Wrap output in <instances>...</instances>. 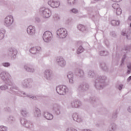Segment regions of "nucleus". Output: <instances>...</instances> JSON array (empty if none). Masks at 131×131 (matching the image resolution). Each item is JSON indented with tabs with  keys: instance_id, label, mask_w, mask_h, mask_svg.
Instances as JSON below:
<instances>
[{
	"instance_id": "f257e3e1",
	"label": "nucleus",
	"mask_w": 131,
	"mask_h": 131,
	"mask_svg": "<svg viewBox=\"0 0 131 131\" xmlns=\"http://www.w3.org/2000/svg\"><path fill=\"white\" fill-rule=\"evenodd\" d=\"M106 76L99 77L95 81V87L98 90L103 89L105 86V80L106 79Z\"/></svg>"
},
{
	"instance_id": "f03ea898",
	"label": "nucleus",
	"mask_w": 131,
	"mask_h": 131,
	"mask_svg": "<svg viewBox=\"0 0 131 131\" xmlns=\"http://www.w3.org/2000/svg\"><path fill=\"white\" fill-rule=\"evenodd\" d=\"M56 35L58 38L64 39V38L67 37V36L68 35V31H67V30L65 28H59L56 31Z\"/></svg>"
},
{
	"instance_id": "7ed1b4c3",
	"label": "nucleus",
	"mask_w": 131,
	"mask_h": 131,
	"mask_svg": "<svg viewBox=\"0 0 131 131\" xmlns=\"http://www.w3.org/2000/svg\"><path fill=\"white\" fill-rule=\"evenodd\" d=\"M39 12L44 18H50L52 16V11L50 9L45 7L40 8Z\"/></svg>"
},
{
	"instance_id": "20e7f679",
	"label": "nucleus",
	"mask_w": 131,
	"mask_h": 131,
	"mask_svg": "<svg viewBox=\"0 0 131 131\" xmlns=\"http://www.w3.org/2000/svg\"><path fill=\"white\" fill-rule=\"evenodd\" d=\"M43 75L45 79L48 81H52L54 79V74L50 69L45 70L43 72Z\"/></svg>"
},
{
	"instance_id": "39448f33",
	"label": "nucleus",
	"mask_w": 131,
	"mask_h": 131,
	"mask_svg": "<svg viewBox=\"0 0 131 131\" xmlns=\"http://www.w3.org/2000/svg\"><path fill=\"white\" fill-rule=\"evenodd\" d=\"M42 38L45 42H51L53 39V34L50 31H46L43 34Z\"/></svg>"
},
{
	"instance_id": "423d86ee",
	"label": "nucleus",
	"mask_w": 131,
	"mask_h": 131,
	"mask_svg": "<svg viewBox=\"0 0 131 131\" xmlns=\"http://www.w3.org/2000/svg\"><path fill=\"white\" fill-rule=\"evenodd\" d=\"M14 23V17L11 15H9L4 18V24L5 26L9 27Z\"/></svg>"
},
{
	"instance_id": "0eeeda50",
	"label": "nucleus",
	"mask_w": 131,
	"mask_h": 131,
	"mask_svg": "<svg viewBox=\"0 0 131 131\" xmlns=\"http://www.w3.org/2000/svg\"><path fill=\"white\" fill-rule=\"evenodd\" d=\"M56 91L59 95H65L68 92V88L66 85H59L56 87Z\"/></svg>"
},
{
	"instance_id": "6e6552de",
	"label": "nucleus",
	"mask_w": 131,
	"mask_h": 131,
	"mask_svg": "<svg viewBox=\"0 0 131 131\" xmlns=\"http://www.w3.org/2000/svg\"><path fill=\"white\" fill-rule=\"evenodd\" d=\"M56 61L58 66L62 68L66 66V60H65L64 58L60 56L58 57H57Z\"/></svg>"
},
{
	"instance_id": "1a4fd4ad",
	"label": "nucleus",
	"mask_w": 131,
	"mask_h": 131,
	"mask_svg": "<svg viewBox=\"0 0 131 131\" xmlns=\"http://www.w3.org/2000/svg\"><path fill=\"white\" fill-rule=\"evenodd\" d=\"M32 82L31 79H26L22 81L21 85L24 89H28L30 87V83Z\"/></svg>"
},
{
	"instance_id": "9d476101",
	"label": "nucleus",
	"mask_w": 131,
	"mask_h": 131,
	"mask_svg": "<svg viewBox=\"0 0 131 131\" xmlns=\"http://www.w3.org/2000/svg\"><path fill=\"white\" fill-rule=\"evenodd\" d=\"M48 4L49 6L51 7V8H53L54 9H56V8H59L60 5V2L54 0H50L48 1Z\"/></svg>"
},
{
	"instance_id": "9b49d317",
	"label": "nucleus",
	"mask_w": 131,
	"mask_h": 131,
	"mask_svg": "<svg viewBox=\"0 0 131 131\" xmlns=\"http://www.w3.org/2000/svg\"><path fill=\"white\" fill-rule=\"evenodd\" d=\"M27 32L30 36H33L35 34V27L33 26H29L27 28Z\"/></svg>"
},
{
	"instance_id": "f8f14e48",
	"label": "nucleus",
	"mask_w": 131,
	"mask_h": 131,
	"mask_svg": "<svg viewBox=\"0 0 131 131\" xmlns=\"http://www.w3.org/2000/svg\"><path fill=\"white\" fill-rule=\"evenodd\" d=\"M17 54H18V51L15 48H10L8 50V56H10L11 58L16 59Z\"/></svg>"
},
{
	"instance_id": "ddd939ff",
	"label": "nucleus",
	"mask_w": 131,
	"mask_h": 131,
	"mask_svg": "<svg viewBox=\"0 0 131 131\" xmlns=\"http://www.w3.org/2000/svg\"><path fill=\"white\" fill-rule=\"evenodd\" d=\"M20 123L21 125L27 127V128H30V127H32V124L28 120H27L26 119H21L20 120Z\"/></svg>"
},
{
	"instance_id": "4468645a",
	"label": "nucleus",
	"mask_w": 131,
	"mask_h": 131,
	"mask_svg": "<svg viewBox=\"0 0 131 131\" xmlns=\"http://www.w3.org/2000/svg\"><path fill=\"white\" fill-rule=\"evenodd\" d=\"M72 118L74 121H76V122H82V117H81V116L79 115V114L76 113L73 114Z\"/></svg>"
},
{
	"instance_id": "2eb2a0df",
	"label": "nucleus",
	"mask_w": 131,
	"mask_h": 131,
	"mask_svg": "<svg viewBox=\"0 0 131 131\" xmlns=\"http://www.w3.org/2000/svg\"><path fill=\"white\" fill-rule=\"evenodd\" d=\"M81 106V102L79 101H73L71 102L70 106L69 108H79Z\"/></svg>"
},
{
	"instance_id": "dca6fc26",
	"label": "nucleus",
	"mask_w": 131,
	"mask_h": 131,
	"mask_svg": "<svg viewBox=\"0 0 131 131\" xmlns=\"http://www.w3.org/2000/svg\"><path fill=\"white\" fill-rule=\"evenodd\" d=\"M40 50H41L40 47H32L30 49V53L32 55H36V54H38L40 52Z\"/></svg>"
},
{
	"instance_id": "f3484780",
	"label": "nucleus",
	"mask_w": 131,
	"mask_h": 131,
	"mask_svg": "<svg viewBox=\"0 0 131 131\" xmlns=\"http://www.w3.org/2000/svg\"><path fill=\"white\" fill-rule=\"evenodd\" d=\"M70 83H74V74L72 72H69L67 75Z\"/></svg>"
},
{
	"instance_id": "a211bd4d",
	"label": "nucleus",
	"mask_w": 131,
	"mask_h": 131,
	"mask_svg": "<svg viewBox=\"0 0 131 131\" xmlns=\"http://www.w3.org/2000/svg\"><path fill=\"white\" fill-rule=\"evenodd\" d=\"M0 76L3 80H6L11 77V75H10V74L6 72H2L0 74Z\"/></svg>"
},
{
	"instance_id": "6ab92c4d",
	"label": "nucleus",
	"mask_w": 131,
	"mask_h": 131,
	"mask_svg": "<svg viewBox=\"0 0 131 131\" xmlns=\"http://www.w3.org/2000/svg\"><path fill=\"white\" fill-rule=\"evenodd\" d=\"M61 109V106H60L58 104H54L53 106V110L55 112L57 115H59V114H60L61 111L60 110Z\"/></svg>"
},
{
	"instance_id": "aec40b11",
	"label": "nucleus",
	"mask_w": 131,
	"mask_h": 131,
	"mask_svg": "<svg viewBox=\"0 0 131 131\" xmlns=\"http://www.w3.org/2000/svg\"><path fill=\"white\" fill-rule=\"evenodd\" d=\"M33 115L35 117H40L41 115V112L38 108H35L34 110Z\"/></svg>"
},
{
	"instance_id": "412c9836",
	"label": "nucleus",
	"mask_w": 131,
	"mask_h": 131,
	"mask_svg": "<svg viewBox=\"0 0 131 131\" xmlns=\"http://www.w3.org/2000/svg\"><path fill=\"white\" fill-rule=\"evenodd\" d=\"M89 84H81L78 87V91H87V90H89Z\"/></svg>"
},
{
	"instance_id": "4be33fe9",
	"label": "nucleus",
	"mask_w": 131,
	"mask_h": 131,
	"mask_svg": "<svg viewBox=\"0 0 131 131\" xmlns=\"http://www.w3.org/2000/svg\"><path fill=\"white\" fill-rule=\"evenodd\" d=\"M123 36H126L127 39H130L131 37V30H129V31L126 33L125 32H122L121 33Z\"/></svg>"
},
{
	"instance_id": "5701e85b",
	"label": "nucleus",
	"mask_w": 131,
	"mask_h": 131,
	"mask_svg": "<svg viewBox=\"0 0 131 131\" xmlns=\"http://www.w3.org/2000/svg\"><path fill=\"white\" fill-rule=\"evenodd\" d=\"M44 116L46 119L48 120H52L53 118H54V116L52 115V114L49 112H46L44 114Z\"/></svg>"
},
{
	"instance_id": "b1692460",
	"label": "nucleus",
	"mask_w": 131,
	"mask_h": 131,
	"mask_svg": "<svg viewBox=\"0 0 131 131\" xmlns=\"http://www.w3.org/2000/svg\"><path fill=\"white\" fill-rule=\"evenodd\" d=\"M24 69L28 72H31V73L35 72V69L34 68H30L27 64L24 66Z\"/></svg>"
},
{
	"instance_id": "393cba45",
	"label": "nucleus",
	"mask_w": 131,
	"mask_h": 131,
	"mask_svg": "<svg viewBox=\"0 0 131 131\" xmlns=\"http://www.w3.org/2000/svg\"><path fill=\"white\" fill-rule=\"evenodd\" d=\"M77 76L80 77V78H82L84 77V72L82 69H79L78 70V73H77Z\"/></svg>"
},
{
	"instance_id": "a878e982",
	"label": "nucleus",
	"mask_w": 131,
	"mask_h": 131,
	"mask_svg": "<svg viewBox=\"0 0 131 131\" xmlns=\"http://www.w3.org/2000/svg\"><path fill=\"white\" fill-rule=\"evenodd\" d=\"M77 2V0H67V4L68 6H70V7L74 6Z\"/></svg>"
},
{
	"instance_id": "bb28decb",
	"label": "nucleus",
	"mask_w": 131,
	"mask_h": 131,
	"mask_svg": "<svg viewBox=\"0 0 131 131\" xmlns=\"http://www.w3.org/2000/svg\"><path fill=\"white\" fill-rule=\"evenodd\" d=\"M20 113L22 116H24V117H26L28 115V112L25 109H22L20 111Z\"/></svg>"
},
{
	"instance_id": "cd10ccee",
	"label": "nucleus",
	"mask_w": 131,
	"mask_h": 131,
	"mask_svg": "<svg viewBox=\"0 0 131 131\" xmlns=\"http://www.w3.org/2000/svg\"><path fill=\"white\" fill-rule=\"evenodd\" d=\"M78 29H79L80 31L83 32V31H85V27L82 25H79L78 26Z\"/></svg>"
},
{
	"instance_id": "c85d7f7f",
	"label": "nucleus",
	"mask_w": 131,
	"mask_h": 131,
	"mask_svg": "<svg viewBox=\"0 0 131 131\" xmlns=\"http://www.w3.org/2000/svg\"><path fill=\"white\" fill-rule=\"evenodd\" d=\"M100 56H108L109 52L107 51H101L99 52Z\"/></svg>"
},
{
	"instance_id": "c756f323",
	"label": "nucleus",
	"mask_w": 131,
	"mask_h": 131,
	"mask_svg": "<svg viewBox=\"0 0 131 131\" xmlns=\"http://www.w3.org/2000/svg\"><path fill=\"white\" fill-rule=\"evenodd\" d=\"M100 67L102 70H104V71H106L107 69H108V68H107V66H106V63H102L100 64Z\"/></svg>"
},
{
	"instance_id": "7c9ffc66",
	"label": "nucleus",
	"mask_w": 131,
	"mask_h": 131,
	"mask_svg": "<svg viewBox=\"0 0 131 131\" xmlns=\"http://www.w3.org/2000/svg\"><path fill=\"white\" fill-rule=\"evenodd\" d=\"M5 33L6 31L5 30H1V32H0V40H2V39L4 38V36H5Z\"/></svg>"
},
{
	"instance_id": "2f4dec72",
	"label": "nucleus",
	"mask_w": 131,
	"mask_h": 131,
	"mask_svg": "<svg viewBox=\"0 0 131 131\" xmlns=\"http://www.w3.org/2000/svg\"><path fill=\"white\" fill-rule=\"evenodd\" d=\"M120 23L118 20L117 21L115 20H113L111 21V24H112V25H113V26H115L116 25H119Z\"/></svg>"
},
{
	"instance_id": "473e14b6",
	"label": "nucleus",
	"mask_w": 131,
	"mask_h": 131,
	"mask_svg": "<svg viewBox=\"0 0 131 131\" xmlns=\"http://www.w3.org/2000/svg\"><path fill=\"white\" fill-rule=\"evenodd\" d=\"M84 51V49L82 47V46H80L77 49V54H81V53H82Z\"/></svg>"
},
{
	"instance_id": "72a5a7b5",
	"label": "nucleus",
	"mask_w": 131,
	"mask_h": 131,
	"mask_svg": "<svg viewBox=\"0 0 131 131\" xmlns=\"http://www.w3.org/2000/svg\"><path fill=\"white\" fill-rule=\"evenodd\" d=\"M70 13L73 14H77V13H78V10L76 8H73L70 10Z\"/></svg>"
},
{
	"instance_id": "f704fd0d",
	"label": "nucleus",
	"mask_w": 131,
	"mask_h": 131,
	"mask_svg": "<svg viewBox=\"0 0 131 131\" xmlns=\"http://www.w3.org/2000/svg\"><path fill=\"white\" fill-rule=\"evenodd\" d=\"M113 8L114 9L115 11H116V10H118V9H120V7H119V5L115 3L113 5Z\"/></svg>"
},
{
	"instance_id": "c9c22d12",
	"label": "nucleus",
	"mask_w": 131,
	"mask_h": 131,
	"mask_svg": "<svg viewBox=\"0 0 131 131\" xmlns=\"http://www.w3.org/2000/svg\"><path fill=\"white\" fill-rule=\"evenodd\" d=\"M115 12H116V14L118 15H121V13H122V10H121V8H118L116 10H115Z\"/></svg>"
},
{
	"instance_id": "e433bc0d",
	"label": "nucleus",
	"mask_w": 131,
	"mask_h": 131,
	"mask_svg": "<svg viewBox=\"0 0 131 131\" xmlns=\"http://www.w3.org/2000/svg\"><path fill=\"white\" fill-rule=\"evenodd\" d=\"M17 90H18V88L16 86H13L10 88V91L12 92V94H15L16 91H17Z\"/></svg>"
},
{
	"instance_id": "4c0bfd02",
	"label": "nucleus",
	"mask_w": 131,
	"mask_h": 131,
	"mask_svg": "<svg viewBox=\"0 0 131 131\" xmlns=\"http://www.w3.org/2000/svg\"><path fill=\"white\" fill-rule=\"evenodd\" d=\"M110 128L111 129H110V131H114L115 128H116V125H115V124H111Z\"/></svg>"
},
{
	"instance_id": "58836bf2",
	"label": "nucleus",
	"mask_w": 131,
	"mask_h": 131,
	"mask_svg": "<svg viewBox=\"0 0 131 131\" xmlns=\"http://www.w3.org/2000/svg\"><path fill=\"white\" fill-rule=\"evenodd\" d=\"M88 75L90 76V77H94V76H95V73L93 71H90L88 72Z\"/></svg>"
},
{
	"instance_id": "ea45409f",
	"label": "nucleus",
	"mask_w": 131,
	"mask_h": 131,
	"mask_svg": "<svg viewBox=\"0 0 131 131\" xmlns=\"http://www.w3.org/2000/svg\"><path fill=\"white\" fill-rule=\"evenodd\" d=\"M0 90L1 91H6V90H8V86L7 85L0 86Z\"/></svg>"
},
{
	"instance_id": "a19ab883",
	"label": "nucleus",
	"mask_w": 131,
	"mask_h": 131,
	"mask_svg": "<svg viewBox=\"0 0 131 131\" xmlns=\"http://www.w3.org/2000/svg\"><path fill=\"white\" fill-rule=\"evenodd\" d=\"M24 97H28L30 98V99H32L33 100H36V97L32 95H26V96H24Z\"/></svg>"
},
{
	"instance_id": "79ce46f5",
	"label": "nucleus",
	"mask_w": 131,
	"mask_h": 131,
	"mask_svg": "<svg viewBox=\"0 0 131 131\" xmlns=\"http://www.w3.org/2000/svg\"><path fill=\"white\" fill-rule=\"evenodd\" d=\"M0 131H8V128L5 126H0Z\"/></svg>"
},
{
	"instance_id": "37998d69",
	"label": "nucleus",
	"mask_w": 131,
	"mask_h": 131,
	"mask_svg": "<svg viewBox=\"0 0 131 131\" xmlns=\"http://www.w3.org/2000/svg\"><path fill=\"white\" fill-rule=\"evenodd\" d=\"M2 65L4 67H9V66H10V64L9 62H3L2 63Z\"/></svg>"
},
{
	"instance_id": "c03bdc74",
	"label": "nucleus",
	"mask_w": 131,
	"mask_h": 131,
	"mask_svg": "<svg viewBox=\"0 0 131 131\" xmlns=\"http://www.w3.org/2000/svg\"><path fill=\"white\" fill-rule=\"evenodd\" d=\"M9 121H15L16 120V119H15V117L11 116L9 117Z\"/></svg>"
},
{
	"instance_id": "a18cd8bd",
	"label": "nucleus",
	"mask_w": 131,
	"mask_h": 131,
	"mask_svg": "<svg viewBox=\"0 0 131 131\" xmlns=\"http://www.w3.org/2000/svg\"><path fill=\"white\" fill-rule=\"evenodd\" d=\"M122 88H123V84H120L118 86V89L119 91H121V90H122Z\"/></svg>"
},
{
	"instance_id": "49530a36",
	"label": "nucleus",
	"mask_w": 131,
	"mask_h": 131,
	"mask_svg": "<svg viewBox=\"0 0 131 131\" xmlns=\"http://www.w3.org/2000/svg\"><path fill=\"white\" fill-rule=\"evenodd\" d=\"M127 111H128V112L129 113H131V105L129 106L127 108Z\"/></svg>"
},
{
	"instance_id": "de8ad7c7",
	"label": "nucleus",
	"mask_w": 131,
	"mask_h": 131,
	"mask_svg": "<svg viewBox=\"0 0 131 131\" xmlns=\"http://www.w3.org/2000/svg\"><path fill=\"white\" fill-rule=\"evenodd\" d=\"M5 111H10L11 110V108L9 107H6L4 108Z\"/></svg>"
},
{
	"instance_id": "09e8293b",
	"label": "nucleus",
	"mask_w": 131,
	"mask_h": 131,
	"mask_svg": "<svg viewBox=\"0 0 131 131\" xmlns=\"http://www.w3.org/2000/svg\"><path fill=\"white\" fill-rule=\"evenodd\" d=\"M127 68L129 70H131V63L128 64L127 66Z\"/></svg>"
},
{
	"instance_id": "8fccbe9b",
	"label": "nucleus",
	"mask_w": 131,
	"mask_h": 131,
	"mask_svg": "<svg viewBox=\"0 0 131 131\" xmlns=\"http://www.w3.org/2000/svg\"><path fill=\"white\" fill-rule=\"evenodd\" d=\"M35 20L38 23H39L40 22V18H38V17H37L35 18Z\"/></svg>"
},
{
	"instance_id": "3c124183",
	"label": "nucleus",
	"mask_w": 131,
	"mask_h": 131,
	"mask_svg": "<svg viewBox=\"0 0 131 131\" xmlns=\"http://www.w3.org/2000/svg\"><path fill=\"white\" fill-rule=\"evenodd\" d=\"M93 13H96V14H98L99 12L98 11H96V9H93L92 11Z\"/></svg>"
},
{
	"instance_id": "603ef678",
	"label": "nucleus",
	"mask_w": 131,
	"mask_h": 131,
	"mask_svg": "<svg viewBox=\"0 0 131 131\" xmlns=\"http://www.w3.org/2000/svg\"><path fill=\"white\" fill-rule=\"evenodd\" d=\"M111 35H112V36H113V37L116 36V34H115V33H114V32H112L111 33Z\"/></svg>"
},
{
	"instance_id": "864d4df0",
	"label": "nucleus",
	"mask_w": 131,
	"mask_h": 131,
	"mask_svg": "<svg viewBox=\"0 0 131 131\" xmlns=\"http://www.w3.org/2000/svg\"><path fill=\"white\" fill-rule=\"evenodd\" d=\"M73 129V128H68L67 129V131H72Z\"/></svg>"
},
{
	"instance_id": "5fc2aeb1",
	"label": "nucleus",
	"mask_w": 131,
	"mask_h": 131,
	"mask_svg": "<svg viewBox=\"0 0 131 131\" xmlns=\"http://www.w3.org/2000/svg\"><path fill=\"white\" fill-rule=\"evenodd\" d=\"M125 58H126V56L125 55H124L122 59V62H123V61H124V60H125Z\"/></svg>"
},
{
	"instance_id": "6e6d98bb",
	"label": "nucleus",
	"mask_w": 131,
	"mask_h": 131,
	"mask_svg": "<svg viewBox=\"0 0 131 131\" xmlns=\"http://www.w3.org/2000/svg\"><path fill=\"white\" fill-rule=\"evenodd\" d=\"M82 131H92V130L89 129H84L82 130Z\"/></svg>"
},
{
	"instance_id": "4d7b16f0",
	"label": "nucleus",
	"mask_w": 131,
	"mask_h": 131,
	"mask_svg": "<svg viewBox=\"0 0 131 131\" xmlns=\"http://www.w3.org/2000/svg\"><path fill=\"white\" fill-rule=\"evenodd\" d=\"M130 72H131V70H128L127 71V74H130Z\"/></svg>"
},
{
	"instance_id": "13d9d810",
	"label": "nucleus",
	"mask_w": 131,
	"mask_h": 131,
	"mask_svg": "<svg viewBox=\"0 0 131 131\" xmlns=\"http://www.w3.org/2000/svg\"><path fill=\"white\" fill-rule=\"evenodd\" d=\"M131 81V76H129V77L128 78V79H127V81H128V82H129V81Z\"/></svg>"
},
{
	"instance_id": "bf43d9fd",
	"label": "nucleus",
	"mask_w": 131,
	"mask_h": 131,
	"mask_svg": "<svg viewBox=\"0 0 131 131\" xmlns=\"http://www.w3.org/2000/svg\"><path fill=\"white\" fill-rule=\"evenodd\" d=\"M122 0H114V3H118V2H121Z\"/></svg>"
},
{
	"instance_id": "052dcab7",
	"label": "nucleus",
	"mask_w": 131,
	"mask_h": 131,
	"mask_svg": "<svg viewBox=\"0 0 131 131\" xmlns=\"http://www.w3.org/2000/svg\"><path fill=\"white\" fill-rule=\"evenodd\" d=\"M128 20H129L130 21H131V16H129V17H128Z\"/></svg>"
},
{
	"instance_id": "680f3d73",
	"label": "nucleus",
	"mask_w": 131,
	"mask_h": 131,
	"mask_svg": "<svg viewBox=\"0 0 131 131\" xmlns=\"http://www.w3.org/2000/svg\"><path fill=\"white\" fill-rule=\"evenodd\" d=\"M72 131H77V130H76V129H74V128H73Z\"/></svg>"
},
{
	"instance_id": "e2e57ef3",
	"label": "nucleus",
	"mask_w": 131,
	"mask_h": 131,
	"mask_svg": "<svg viewBox=\"0 0 131 131\" xmlns=\"http://www.w3.org/2000/svg\"><path fill=\"white\" fill-rule=\"evenodd\" d=\"M94 1H95L96 2H97V1H99V0H94Z\"/></svg>"
},
{
	"instance_id": "0e129e2a",
	"label": "nucleus",
	"mask_w": 131,
	"mask_h": 131,
	"mask_svg": "<svg viewBox=\"0 0 131 131\" xmlns=\"http://www.w3.org/2000/svg\"><path fill=\"white\" fill-rule=\"evenodd\" d=\"M23 95H26V94H25V93H23Z\"/></svg>"
},
{
	"instance_id": "69168bd1",
	"label": "nucleus",
	"mask_w": 131,
	"mask_h": 131,
	"mask_svg": "<svg viewBox=\"0 0 131 131\" xmlns=\"http://www.w3.org/2000/svg\"><path fill=\"white\" fill-rule=\"evenodd\" d=\"M112 1L114 2V0H112Z\"/></svg>"
},
{
	"instance_id": "338daca9",
	"label": "nucleus",
	"mask_w": 131,
	"mask_h": 131,
	"mask_svg": "<svg viewBox=\"0 0 131 131\" xmlns=\"http://www.w3.org/2000/svg\"><path fill=\"white\" fill-rule=\"evenodd\" d=\"M115 117H117V116H115Z\"/></svg>"
}]
</instances>
